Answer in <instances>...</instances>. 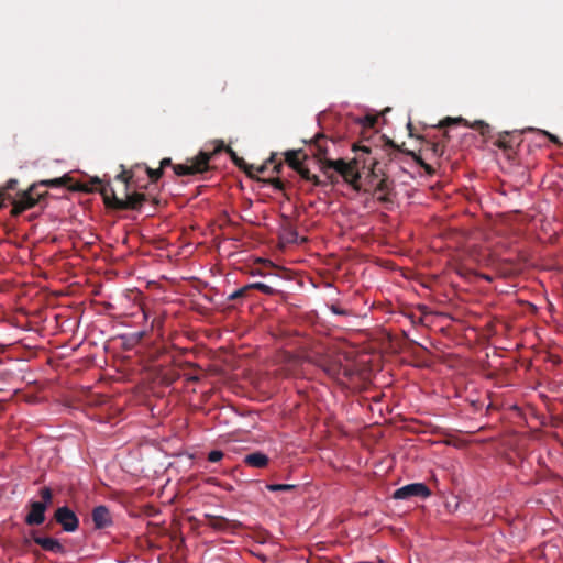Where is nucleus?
I'll list each match as a JSON object with an SVG mask.
<instances>
[{"label":"nucleus","mask_w":563,"mask_h":563,"mask_svg":"<svg viewBox=\"0 0 563 563\" xmlns=\"http://www.w3.org/2000/svg\"><path fill=\"white\" fill-rule=\"evenodd\" d=\"M330 144H334L332 140H329L324 134H317L311 143V153L318 159L320 164V169L327 177L330 184L338 183V173L346 184H349L354 190H361V157L366 155H372L373 150L367 146H362L360 150L362 154L357 157L346 162L343 158L331 159L328 157L330 153Z\"/></svg>","instance_id":"1"},{"label":"nucleus","mask_w":563,"mask_h":563,"mask_svg":"<svg viewBox=\"0 0 563 563\" xmlns=\"http://www.w3.org/2000/svg\"><path fill=\"white\" fill-rule=\"evenodd\" d=\"M369 163H368V159L367 158H364L363 156L361 157V172L365 168L368 167L369 169V175L372 177H379V176H383L382 179L378 181V184L376 185L375 187V192L376 194H380L378 196V200L379 201H383V202H389L390 201V194L393 192L394 190V181L390 180L386 175L385 173L383 172V169L380 168V162L378 161V157H377V151L374 153V155L369 158Z\"/></svg>","instance_id":"2"},{"label":"nucleus","mask_w":563,"mask_h":563,"mask_svg":"<svg viewBox=\"0 0 563 563\" xmlns=\"http://www.w3.org/2000/svg\"><path fill=\"white\" fill-rule=\"evenodd\" d=\"M48 192L41 191L38 185L32 184L26 190L18 192L16 198L11 199L12 210L11 214L16 217L27 209L35 207Z\"/></svg>","instance_id":"3"},{"label":"nucleus","mask_w":563,"mask_h":563,"mask_svg":"<svg viewBox=\"0 0 563 563\" xmlns=\"http://www.w3.org/2000/svg\"><path fill=\"white\" fill-rule=\"evenodd\" d=\"M211 158L212 154L200 151L195 158L189 161V164L173 165V170L177 176L202 174L210 169L209 163Z\"/></svg>","instance_id":"4"},{"label":"nucleus","mask_w":563,"mask_h":563,"mask_svg":"<svg viewBox=\"0 0 563 563\" xmlns=\"http://www.w3.org/2000/svg\"><path fill=\"white\" fill-rule=\"evenodd\" d=\"M54 520L60 525L66 532H74L79 527L77 515L67 506L58 507L55 510Z\"/></svg>","instance_id":"5"},{"label":"nucleus","mask_w":563,"mask_h":563,"mask_svg":"<svg viewBox=\"0 0 563 563\" xmlns=\"http://www.w3.org/2000/svg\"><path fill=\"white\" fill-rule=\"evenodd\" d=\"M431 495L429 487L423 483H412L395 490V499H409L411 497L427 498Z\"/></svg>","instance_id":"6"},{"label":"nucleus","mask_w":563,"mask_h":563,"mask_svg":"<svg viewBox=\"0 0 563 563\" xmlns=\"http://www.w3.org/2000/svg\"><path fill=\"white\" fill-rule=\"evenodd\" d=\"M90 183L92 185L100 186V188L89 189L87 186H82L80 189L84 191H93V190L99 191L103 198L104 205L110 209H114V199H120V198L115 195L113 187L109 183L102 185V181L98 177L92 178Z\"/></svg>","instance_id":"7"},{"label":"nucleus","mask_w":563,"mask_h":563,"mask_svg":"<svg viewBox=\"0 0 563 563\" xmlns=\"http://www.w3.org/2000/svg\"><path fill=\"white\" fill-rule=\"evenodd\" d=\"M144 201H146L145 194H126L125 199H114V210H139Z\"/></svg>","instance_id":"8"},{"label":"nucleus","mask_w":563,"mask_h":563,"mask_svg":"<svg viewBox=\"0 0 563 563\" xmlns=\"http://www.w3.org/2000/svg\"><path fill=\"white\" fill-rule=\"evenodd\" d=\"M47 508L45 504H40L38 500H31L29 503V512L24 518L27 526H40L45 521V512Z\"/></svg>","instance_id":"9"},{"label":"nucleus","mask_w":563,"mask_h":563,"mask_svg":"<svg viewBox=\"0 0 563 563\" xmlns=\"http://www.w3.org/2000/svg\"><path fill=\"white\" fill-rule=\"evenodd\" d=\"M205 517L208 520L207 525L210 528H212L213 530L220 531V532L234 531L242 526L241 522H239V521L229 520L221 516H214V515L207 514Z\"/></svg>","instance_id":"10"},{"label":"nucleus","mask_w":563,"mask_h":563,"mask_svg":"<svg viewBox=\"0 0 563 563\" xmlns=\"http://www.w3.org/2000/svg\"><path fill=\"white\" fill-rule=\"evenodd\" d=\"M32 539L45 551L65 553V547L57 539L52 537H40L35 532H32Z\"/></svg>","instance_id":"11"},{"label":"nucleus","mask_w":563,"mask_h":563,"mask_svg":"<svg viewBox=\"0 0 563 563\" xmlns=\"http://www.w3.org/2000/svg\"><path fill=\"white\" fill-rule=\"evenodd\" d=\"M91 518L96 529H104L112 523L109 509L103 506H97L92 509Z\"/></svg>","instance_id":"12"},{"label":"nucleus","mask_w":563,"mask_h":563,"mask_svg":"<svg viewBox=\"0 0 563 563\" xmlns=\"http://www.w3.org/2000/svg\"><path fill=\"white\" fill-rule=\"evenodd\" d=\"M222 150H224L230 155V158L232 159V162L234 163L235 166H238L240 169H243L247 174V176L254 177V175L251 173V169L253 168V165H249L231 147L225 146L223 144V142H221V144L219 146H217L214 148V151L211 152L210 154H212V156H213L217 153L221 152Z\"/></svg>","instance_id":"13"},{"label":"nucleus","mask_w":563,"mask_h":563,"mask_svg":"<svg viewBox=\"0 0 563 563\" xmlns=\"http://www.w3.org/2000/svg\"><path fill=\"white\" fill-rule=\"evenodd\" d=\"M244 463L254 468H264L268 465L269 459L266 454L257 451L244 456Z\"/></svg>","instance_id":"14"},{"label":"nucleus","mask_w":563,"mask_h":563,"mask_svg":"<svg viewBox=\"0 0 563 563\" xmlns=\"http://www.w3.org/2000/svg\"><path fill=\"white\" fill-rule=\"evenodd\" d=\"M307 158V155L302 150H291L285 153V162L291 167L294 170H297L299 167L303 165V159Z\"/></svg>","instance_id":"15"},{"label":"nucleus","mask_w":563,"mask_h":563,"mask_svg":"<svg viewBox=\"0 0 563 563\" xmlns=\"http://www.w3.org/2000/svg\"><path fill=\"white\" fill-rule=\"evenodd\" d=\"M518 137H519V134L515 135L514 133L506 131V132L499 133L498 139L496 140L495 144L503 150H512L514 143H515L516 139H518Z\"/></svg>","instance_id":"16"},{"label":"nucleus","mask_w":563,"mask_h":563,"mask_svg":"<svg viewBox=\"0 0 563 563\" xmlns=\"http://www.w3.org/2000/svg\"><path fill=\"white\" fill-rule=\"evenodd\" d=\"M121 173L117 175L115 179L125 184V188L129 189L130 183L134 177V169L141 167V164H135L130 169H125L124 165H121Z\"/></svg>","instance_id":"17"},{"label":"nucleus","mask_w":563,"mask_h":563,"mask_svg":"<svg viewBox=\"0 0 563 563\" xmlns=\"http://www.w3.org/2000/svg\"><path fill=\"white\" fill-rule=\"evenodd\" d=\"M296 172L301 176V178H303L307 181H311L317 187L324 186L327 184L325 181L320 180V178L317 175L311 174L309 168L305 165L299 167Z\"/></svg>","instance_id":"18"},{"label":"nucleus","mask_w":563,"mask_h":563,"mask_svg":"<svg viewBox=\"0 0 563 563\" xmlns=\"http://www.w3.org/2000/svg\"><path fill=\"white\" fill-rule=\"evenodd\" d=\"M141 166H144L145 172H146L151 183H157L164 175V172L159 167L156 169H153V168L146 166L145 164H141Z\"/></svg>","instance_id":"19"},{"label":"nucleus","mask_w":563,"mask_h":563,"mask_svg":"<svg viewBox=\"0 0 563 563\" xmlns=\"http://www.w3.org/2000/svg\"><path fill=\"white\" fill-rule=\"evenodd\" d=\"M35 184L38 185V189L41 187H60V186H64L66 184V178L60 177V178L41 180V181L35 183Z\"/></svg>","instance_id":"20"},{"label":"nucleus","mask_w":563,"mask_h":563,"mask_svg":"<svg viewBox=\"0 0 563 563\" xmlns=\"http://www.w3.org/2000/svg\"><path fill=\"white\" fill-rule=\"evenodd\" d=\"M40 496L42 500H40V504H45L46 508L49 507L53 500V492L49 487H43L40 490Z\"/></svg>","instance_id":"21"},{"label":"nucleus","mask_w":563,"mask_h":563,"mask_svg":"<svg viewBox=\"0 0 563 563\" xmlns=\"http://www.w3.org/2000/svg\"><path fill=\"white\" fill-rule=\"evenodd\" d=\"M247 286H249L250 291L257 289L266 295H272L275 292V290L271 286H268L264 283H252V284H247Z\"/></svg>","instance_id":"22"},{"label":"nucleus","mask_w":563,"mask_h":563,"mask_svg":"<svg viewBox=\"0 0 563 563\" xmlns=\"http://www.w3.org/2000/svg\"><path fill=\"white\" fill-rule=\"evenodd\" d=\"M297 486L294 484H268L266 488L269 492H290L294 490Z\"/></svg>","instance_id":"23"},{"label":"nucleus","mask_w":563,"mask_h":563,"mask_svg":"<svg viewBox=\"0 0 563 563\" xmlns=\"http://www.w3.org/2000/svg\"><path fill=\"white\" fill-rule=\"evenodd\" d=\"M250 292H251V291H250V289H249V286H247V285H245V286H243L242 288H240V289H238V290L233 291L232 294H230V295L228 296V300H229V301H232V300H238V299H241V298H245V297H247V296H249V294H250Z\"/></svg>","instance_id":"24"},{"label":"nucleus","mask_w":563,"mask_h":563,"mask_svg":"<svg viewBox=\"0 0 563 563\" xmlns=\"http://www.w3.org/2000/svg\"><path fill=\"white\" fill-rule=\"evenodd\" d=\"M16 185H18V180L16 179H10V180H8L7 185L2 189H0V208L3 206L2 205V199H3V196H4V191L5 190H13V189H15Z\"/></svg>","instance_id":"25"},{"label":"nucleus","mask_w":563,"mask_h":563,"mask_svg":"<svg viewBox=\"0 0 563 563\" xmlns=\"http://www.w3.org/2000/svg\"><path fill=\"white\" fill-rule=\"evenodd\" d=\"M472 128L479 131V133L485 136L489 133V125L485 123L484 121H476Z\"/></svg>","instance_id":"26"},{"label":"nucleus","mask_w":563,"mask_h":563,"mask_svg":"<svg viewBox=\"0 0 563 563\" xmlns=\"http://www.w3.org/2000/svg\"><path fill=\"white\" fill-rule=\"evenodd\" d=\"M224 456L223 452L220 450H213L208 454V461L212 463H217L222 460Z\"/></svg>","instance_id":"27"},{"label":"nucleus","mask_w":563,"mask_h":563,"mask_svg":"<svg viewBox=\"0 0 563 563\" xmlns=\"http://www.w3.org/2000/svg\"><path fill=\"white\" fill-rule=\"evenodd\" d=\"M361 123L365 128H374L375 124L377 123V117L366 115Z\"/></svg>","instance_id":"28"},{"label":"nucleus","mask_w":563,"mask_h":563,"mask_svg":"<svg viewBox=\"0 0 563 563\" xmlns=\"http://www.w3.org/2000/svg\"><path fill=\"white\" fill-rule=\"evenodd\" d=\"M275 155L273 154L267 162L261 166L254 167L251 169V173L253 174V170H256V173L262 174L267 169V164L272 163L274 161Z\"/></svg>","instance_id":"29"},{"label":"nucleus","mask_w":563,"mask_h":563,"mask_svg":"<svg viewBox=\"0 0 563 563\" xmlns=\"http://www.w3.org/2000/svg\"><path fill=\"white\" fill-rule=\"evenodd\" d=\"M268 183L277 190H284L285 185L282 179L279 178H272L268 180Z\"/></svg>","instance_id":"30"},{"label":"nucleus","mask_w":563,"mask_h":563,"mask_svg":"<svg viewBox=\"0 0 563 563\" xmlns=\"http://www.w3.org/2000/svg\"><path fill=\"white\" fill-rule=\"evenodd\" d=\"M173 162H172V158L169 157H165L163 158L161 162H159V168H162V170L164 172V168L165 167H168L170 166L173 168Z\"/></svg>","instance_id":"31"},{"label":"nucleus","mask_w":563,"mask_h":563,"mask_svg":"<svg viewBox=\"0 0 563 563\" xmlns=\"http://www.w3.org/2000/svg\"><path fill=\"white\" fill-rule=\"evenodd\" d=\"M463 121L464 120L462 118H459V119L446 118L444 121L441 122V126H445L448 124L463 122Z\"/></svg>","instance_id":"32"},{"label":"nucleus","mask_w":563,"mask_h":563,"mask_svg":"<svg viewBox=\"0 0 563 563\" xmlns=\"http://www.w3.org/2000/svg\"><path fill=\"white\" fill-rule=\"evenodd\" d=\"M324 371L328 373V375L330 376H334L339 373V369L335 365H330V366H327L324 367Z\"/></svg>","instance_id":"33"},{"label":"nucleus","mask_w":563,"mask_h":563,"mask_svg":"<svg viewBox=\"0 0 563 563\" xmlns=\"http://www.w3.org/2000/svg\"><path fill=\"white\" fill-rule=\"evenodd\" d=\"M331 310L335 314H341V316H346L347 314V312L344 309H342V308H340V307H338L335 305L331 306Z\"/></svg>","instance_id":"34"},{"label":"nucleus","mask_w":563,"mask_h":563,"mask_svg":"<svg viewBox=\"0 0 563 563\" xmlns=\"http://www.w3.org/2000/svg\"><path fill=\"white\" fill-rule=\"evenodd\" d=\"M540 132H541L543 135H545L547 137H549V140H550L552 143H554V144H558V143H559V139H558V136H555V135H553V134H551V133H549V132H547V131H541V130H540Z\"/></svg>","instance_id":"35"},{"label":"nucleus","mask_w":563,"mask_h":563,"mask_svg":"<svg viewBox=\"0 0 563 563\" xmlns=\"http://www.w3.org/2000/svg\"><path fill=\"white\" fill-rule=\"evenodd\" d=\"M431 146H432V151H433L434 154H437V155L440 154L441 155L443 153V146L440 145L439 143H432Z\"/></svg>","instance_id":"36"},{"label":"nucleus","mask_w":563,"mask_h":563,"mask_svg":"<svg viewBox=\"0 0 563 563\" xmlns=\"http://www.w3.org/2000/svg\"><path fill=\"white\" fill-rule=\"evenodd\" d=\"M385 145L388 147L386 151L398 148L391 141H387Z\"/></svg>","instance_id":"37"},{"label":"nucleus","mask_w":563,"mask_h":563,"mask_svg":"<svg viewBox=\"0 0 563 563\" xmlns=\"http://www.w3.org/2000/svg\"><path fill=\"white\" fill-rule=\"evenodd\" d=\"M282 168H283V164L282 163L275 165V167H274L276 173H280Z\"/></svg>","instance_id":"38"},{"label":"nucleus","mask_w":563,"mask_h":563,"mask_svg":"<svg viewBox=\"0 0 563 563\" xmlns=\"http://www.w3.org/2000/svg\"><path fill=\"white\" fill-rule=\"evenodd\" d=\"M421 165L426 168V170H427L429 174H430V173H432V168H431L429 165L424 164L423 162H421Z\"/></svg>","instance_id":"39"},{"label":"nucleus","mask_w":563,"mask_h":563,"mask_svg":"<svg viewBox=\"0 0 563 563\" xmlns=\"http://www.w3.org/2000/svg\"><path fill=\"white\" fill-rule=\"evenodd\" d=\"M411 128H412L411 123H408V129H409L410 131H411ZM409 134H410V135H412V134H411V132H410Z\"/></svg>","instance_id":"40"}]
</instances>
